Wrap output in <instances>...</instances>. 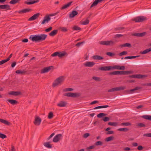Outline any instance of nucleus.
<instances>
[{"mask_svg":"<svg viewBox=\"0 0 151 151\" xmlns=\"http://www.w3.org/2000/svg\"><path fill=\"white\" fill-rule=\"evenodd\" d=\"M52 66H50L44 68L43 69L41 70V73H44L48 72L51 69V68H53Z\"/></svg>","mask_w":151,"mask_h":151,"instance_id":"nucleus-10","label":"nucleus"},{"mask_svg":"<svg viewBox=\"0 0 151 151\" xmlns=\"http://www.w3.org/2000/svg\"><path fill=\"white\" fill-rule=\"evenodd\" d=\"M118 130L120 131L127 132L129 130V129L127 128H120L118 129Z\"/></svg>","mask_w":151,"mask_h":151,"instance_id":"nucleus-36","label":"nucleus"},{"mask_svg":"<svg viewBox=\"0 0 151 151\" xmlns=\"http://www.w3.org/2000/svg\"><path fill=\"white\" fill-rule=\"evenodd\" d=\"M78 14V12L76 11H72L71 13L70 14L69 17L70 18H73L76 15H77Z\"/></svg>","mask_w":151,"mask_h":151,"instance_id":"nucleus-20","label":"nucleus"},{"mask_svg":"<svg viewBox=\"0 0 151 151\" xmlns=\"http://www.w3.org/2000/svg\"><path fill=\"white\" fill-rule=\"evenodd\" d=\"M7 101L12 105H16L18 103V101L13 99H8Z\"/></svg>","mask_w":151,"mask_h":151,"instance_id":"nucleus-26","label":"nucleus"},{"mask_svg":"<svg viewBox=\"0 0 151 151\" xmlns=\"http://www.w3.org/2000/svg\"><path fill=\"white\" fill-rule=\"evenodd\" d=\"M95 145L96 146L102 145H103V143L101 141H98L96 142Z\"/></svg>","mask_w":151,"mask_h":151,"instance_id":"nucleus-42","label":"nucleus"},{"mask_svg":"<svg viewBox=\"0 0 151 151\" xmlns=\"http://www.w3.org/2000/svg\"><path fill=\"white\" fill-rule=\"evenodd\" d=\"M58 52H56L52 54L51 56L52 57L58 56Z\"/></svg>","mask_w":151,"mask_h":151,"instance_id":"nucleus-49","label":"nucleus"},{"mask_svg":"<svg viewBox=\"0 0 151 151\" xmlns=\"http://www.w3.org/2000/svg\"><path fill=\"white\" fill-rule=\"evenodd\" d=\"M50 19L51 18L49 16H46L44 18L43 20L41 22V24H44L45 22L47 23Z\"/></svg>","mask_w":151,"mask_h":151,"instance_id":"nucleus-15","label":"nucleus"},{"mask_svg":"<svg viewBox=\"0 0 151 151\" xmlns=\"http://www.w3.org/2000/svg\"><path fill=\"white\" fill-rule=\"evenodd\" d=\"M67 103L63 101H61L57 104V106L60 107H64L66 105Z\"/></svg>","mask_w":151,"mask_h":151,"instance_id":"nucleus-23","label":"nucleus"},{"mask_svg":"<svg viewBox=\"0 0 151 151\" xmlns=\"http://www.w3.org/2000/svg\"><path fill=\"white\" fill-rule=\"evenodd\" d=\"M100 108H106L109 107V106L108 105H103V106H100Z\"/></svg>","mask_w":151,"mask_h":151,"instance_id":"nucleus-61","label":"nucleus"},{"mask_svg":"<svg viewBox=\"0 0 151 151\" xmlns=\"http://www.w3.org/2000/svg\"><path fill=\"white\" fill-rule=\"evenodd\" d=\"M92 79L97 81H101V79L100 78L96 76H93L92 77Z\"/></svg>","mask_w":151,"mask_h":151,"instance_id":"nucleus-45","label":"nucleus"},{"mask_svg":"<svg viewBox=\"0 0 151 151\" xmlns=\"http://www.w3.org/2000/svg\"><path fill=\"white\" fill-rule=\"evenodd\" d=\"M114 138V137L113 136L109 137L105 139V141L107 142H109L113 140Z\"/></svg>","mask_w":151,"mask_h":151,"instance_id":"nucleus-35","label":"nucleus"},{"mask_svg":"<svg viewBox=\"0 0 151 151\" xmlns=\"http://www.w3.org/2000/svg\"><path fill=\"white\" fill-rule=\"evenodd\" d=\"M126 87L125 86H121L119 87H117L116 88H112L110 89H109L108 90V92H112L116 91H120L121 90H123L125 89Z\"/></svg>","mask_w":151,"mask_h":151,"instance_id":"nucleus-5","label":"nucleus"},{"mask_svg":"<svg viewBox=\"0 0 151 151\" xmlns=\"http://www.w3.org/2000/svg\"><path fill=\"white\" fill-rule=\"evenodd\" d=\"M138 126L141 127H145V124L142 123H140L138 124Z\"/></svg>","mask_w":151,"mask_h":151,"instance_id":"nucleus-59","label":"nucleus"},{"mask_svg":"<svg viewBox=\"0 0 151 151\" xmlns=\"http://www.w3.org/2000/svg\"><path fill=\"white\" fill-rule=\"evenodd\" d=\"M121 125L123 126H128L130 125L131 124L129 122H124L122 123Z\"/></svg>","mask_w":151,"mask_h":151,"instance_id":"nucleus-44","label":"nucleus"},{"mask_svg":"<svg viewBox=\"0 0 151 151\" xmlns=\"http://www.w3.org/2000/svg\"><path fill=\"white\" fill-rule=\"evenodd\" d=\"M106 54L110 56H113L115 55V54L114 53L110 52H106Z\"/></svg>","mask_w":151,"mask_h":151,"instance_id":"nucleus-46","label":"nucleus"},{"mask_svg":"<svg viewBox=\"0 0 151 151\" xmlns=\"http://www.w3.org/2000/svg\"><path fill=\"white\" fill-rule=\"evenodd\" d=\"M127 52L126 51H124L120 53L119 54V55L120 56H122L123 55H125L127 54Z\"/></svg>","mask_w":151,"mask_h":151,"instance_id":"nucleus-48","label":"nucleus"},{"mask_svg":"<svg viewBox=\"0 0 151 151\" xmlns=\"http://www.w3.org/2000/svg\"><path fill=\"white\" fill-rule=\"evenodd\" d=\"M65 79V77L64 76H62L59 77L55 80L53 83V87H55L57 86L61 85L64 81Z\"/></svg>","mask_w":151,"mask_h":151,"instance_id":"nucleus-1","label":"nucleus"},{"mask_svg":"<svg viewBox=\"0 0 151 151\" xmlns=\"http://www.w3.org/2000/svg\"><path fill=\"white\" fill-rule=\"evenodd\" d=\"M72 3V1L69 2L67 4L63 5L62 7L60 8V9L61 10H63L69 7L71 5Z\"/></svg>","mask_w":151,"mask_h":151,"instance_id":"nucleus-22","label":"nucleus"},{"mask_svg":"<svg viewBox=\"0 0 151 151\" xmlns=\"http://www.w3.org/2000/svg\"><path fill=\"white\" fill-rule=\"evenodd\" d=\"M31 9H25L21 10H19L18 12L19 14H22L25 13L27 12H30L31 10Z\"/></svg>","mask_w":151,"mask_h":151,"instance_id":"nucleus-21","label":"nucleus"},{"mask_svg":"<svg viewBox=\"0 0 151 151\" xmlns=\"http://www.w3.org/2000/svg\"><path fill=\"white\" fill-rule=\"evenodd\" d=\"M109 118L107 117H105L103 119V120L105 122L109 121Z\"/></svg>","mask_w":151,"mask_h":151,"instance_id":"nucleus-53","label":"nucleus"},{"mask_svg":"<svg viewBox=\"0 0 151 151\" xmlns=\"http://www.w3.org/2000/svg\"><path fill=\"white\" fill-rule=\"evenodd\" d=\"M95 147L94 145H92L87 147L86 148V149L88 150L93 149H94Z\"/></svg>","mask_w":151,"mask_h":151,"instance_id":"nucleus-54","label":"nucleus"},{"mask_svg":"<svg viewBox=\"0 0 151 151\" xmlns=\"http://www.w3.org/2000/svg\"><path fill=\"white\" fill-rule=\"evenodd\" d=\"M84 43V42H79L78 43H77L76 45V46L79 47V46L81 45L83 43Z\"/></svg>","mask_w":151,"mask_h":151,"instance_id":"nucleus-62","label":"nucleus"},{"mask_svg":"<svg viewBox=\"0 0 151 151\" xmlns=\"http://www.w3.org/2000/svg\"><path fill=\"white\" fill-rule=\"evenodd\" d=\"M35 120L34 122V124L35 125H39L41 122V119L38 116H35Z\"/></svg>","mask_w":151,"mask_h":151,"instance_id":"nucleus-6","label":"nucleus"},{"mask_svg":"<svg viewBox=\"0 0 151 151\" xmlns=\"http://www.w3.org/2000/svg\"><path fill=\"white\" fill-rule=\"evenodd\" d=\"M95 64V63L93 62H86L84 63V65L86 67H93Z\"/></svg>","mask_w":151,"mask_h":151,"instance_id":"nucleus-14","label":"nucleus"},{"mask_svg":"<svg viewBox=\"0 0 151 151\" xmlns=\"http://www.w3.org/2000/svg\"><path fill=\"white\" fill-rule=\"evenodd\" d=\"M120 47H131V44L129 43H126L125 44H123L120 45Z\"/></svg>","mask_w":151,"mask_h":151,"instance_id":"nucleus-30","label":"nucleus"},{"mask_svg":"<svg viewBox=\"0 0 151 151\" xmlns=\"http://www.w3.org/2000/svg\"><path fill=\"white\" fill-rule=\"evenodd\" d=\"M40 13H37L34 14L33 16L29 18L28 20L29 21H33L38 18L40 15Z\"/></svg>","mask_w":151,"mask_h":151,"instance_id":"nucleus-9","label":"nucleus"},{"mask_svg":"<svg viewBox=\"0 0 151 151\" xmlns=\"http://www.w3.org/2000/svg\"><path fill=\"white\" fill-rule=\"evenodd\" d=\"M142 117L145 119L151 120V116L150 115H144L142 116Z\"/></svg>","mask_w":151,"mask_h":151,"instance_id":"nucleus-32","label":"nucleus"},{"mask_svg":"<svg viewBox=\"0 0 151 151\" xmlns=\"http://www.w3.org/2000/svg\"><path fill=\"white\" fill-rule=\"evenodd\" d=\"M39 1V0H28L24 2V3L28 5L32 4H34L37 3Z\"/></svg>","mask_w":151,"mask_h":151,"instance_id":"nucleus-11","label":"nucleus"},{"mask_svg":"<svg viewBox=\"0 0 151 151\" xmlns=\"http://www.w3.org/2000/svg\"><path fill=\"white\" fill-rule=\"evenodd\" d=\"M8 61V60L7 59L2 60L0 61V65H1Z\"/></svg>","mask_w":151,"mask_h":151,"instance_id":"nucleus-47","label":"nucleus"},{"mask_svg":"<svg viewBox=\"0 0 151 151\" xmlns=\"http://www.w3.org/2000/svg\"><path fill=\"white\" fill-rule=\"evenodd\" d=\"M61 30L64 32H66L68 30L65 27H62L61 28Z\"/></svg>","mask_w":151,"mask_h":151,"instance_id":"nucleus-56","label":"nucleus"},{"mask_svg":"<svg viewBox=\"0 0 151 151\" xmlns=\"http://www.w3.org/2000/svg\"><path fill=\"white\" fill-rule=\"evenodd\" d=\"M117 124L116 122H109L108 123V125L113 126H117Z\"/></svg>","mask_w":151,"mask_h":151,"instance_id":"nucleus-43","label":"nucleus"},{"mask_svg":"<svg viewBox=\"0 0 151 151\" xmlns=\"http://www.w3.org/2000/svg\"><path fill=\"white\" fill-rule=\"evenodd\" d=\"M44 145L45 147L49 148H51L52 147L51 145L50 144V142H49L44 143Z\"/></svg>","mask_w":151,"mask_h":151,"instance_id":"nucleus-31","label":"nucleus"},{"mask_svg":"<svg viewBox=\"0 0 151 151\" xmlns=\"http://www.w3.org/2000/svg\"><path fill=\"white\" fill-rule=\"evenodd\" d=\"M8 94L11 95L17 96L21 94V92L19 91H12L9 92Z\"/></svg>","mask_w":151,"mask_h":151,"instance_id":"nucleus-18","label":"nucleus"},{"mask_svg":"<svg viewBox=\"0 0 151 151\" xmlns=\"http://www.w3.org/2000/svg\"><path fill=\"white\" fill-rule=\"evenodd\" d=\"M73 90V88H66L64 90V91L65 92L71 91Z\"/></svg>","mask_w":151,"mask_h":151,"instance_id":"nucleus-50","label":"nucleus"},{"mask_svg":"<svg viewBox=\"0 0 151 151\" xmlns=\"http://www.w3.org/2000/svg\"><path fill=\"white\" fill-rule=\"evenodd\" d=\"M38 35H31L29 37V39L33 41H38L39 37Z\"/></svg>","mask_w":151,"mask_h":151,"instance_id":"nucleus-13","label":"nucleus"},{"mask_svg":"<svg viewBox=\"0 0 151 151\" xmlns=\"http://www.w3.org/2000/svg\"><path fill=\"white\" fill-rule=\"evenodd\" d=\"M116 42H117L116 40H111L110 41H104L99 42V44L101 45H113Z\"/></svg>","mask_w":151,"mask_h":151,"instance_id":"nucleus-3","label":"nucleus"},{"mask_svg":"<svg viewBox=\"0 0 151 151\" xmlns=\"http://www.w3.org/2000/svg\"><path fill=\"white\" fill-rule=\"evenodd\" d=\"M114 133V132L112 130L109 131L107 132V134H112Z\"/></svg>","mask_w":151,"mask_h":151,"instance_id":"nucleus-63","label":"nucleus"},{"mask_svg":"<svg viewBox=\"0 0 151 151\" xmlns=\"http://www.w3.org/2000/svg\"><path fill=\"white\" fill-rule=\"evenodd\" d=\"M39 41H43L47 38V35L45 34L38 35Z\"/></svg>","mask_w":151,"mask_h":151,"instance_id":"nucleus-12","label":"nucleus"},{"mask_svg":"<svg viewBox=\"0 0 151 151\" xmlns=\"http://www.w3.org/2000/svg\"><path fill=\"white\" fill-rule=\"evenodd\" d=\"M53 116V113L52 112H50L48 114V118L49 119H52Z\"/></svg>","mask_w":151,"mask_h":151,"instance_id":"nucleus-39","label":"nucleus"},{"mask_svg":"<svg viewBox=\"0 0 151 151\" xmlns=\"http://www.w3.org/2000/svg\"><path fill=\"white\" fill-rule=\"evenodd\" d=\"M144 136H145L148 137H151V133L145 134H143Z\"/></svg>","mask_w":151,"mask_h":151,"instance_id":"nucleus-58","label":"nucleus"},{"mask_svg":"<svg viewBox=\"0 0 151 151\" xmlns=\"http://www.w3.org/2000/svg\"><path fill=\"white\" fill-rule=\"evenodd\" d=\"M55 133H52V134L50 135V136L47 139V140H49L51 138H52L53 136H54L55 135Z\"/></svg>","mask_w":151,"mask_h":151,"instance_id":"nucleus-60","label":"nucleus"},{"mask_svg":"<svg viewBox=\"0 0 151 151\" xmlns=\"http://www.w3.org/2000/svg\"><path fill=\"white\" fill-rule=\"evenodd\" d=\"M92 58L93 59L95 60H101L104 58L98 55H94Z\"/></svg>","mask_w":151,"mask_h":151,"instance_id":"nucleus-24","label":"nucleus"},{"mask_svg":"<svg viewBox=\"0 0 151 151\" xmlns=\"http://www.w3.org/2000/svg\"><path fill=\"white\" fill-rule=\"evenodd\" d=\"M89 20L86 19L85 20L83 21L82 24L83 25H87L89 23Z\"/></svg>","mask_w":151,"mask_h":151,"instance_id":"nucleus-41","label":"nucleus"},{"mask_svg":"<svg viewBox=\"0 0 151 151\" xmlns=\"http://www.w3.org/2000/svg\"><path fill=\"white\" fill-rule=\"evenodd\" d=\"M7 137L6 135L4 134H2V133H0V137L2 139H4L5 138H6Z\"/></svg>","mask_w":151,"mask_h":151,"instance_id":"nucleus-51","label":"nucleus"},{"mask_svg":"<svg viewBox=\"0 0 151 151\" xmlns=\"http://www.w3.org/2000/svg\"><path fill=\"white\" fill-rule=\"evenodd\" d=\"M10 151H15L14 147L13 145H11V150Z\"/></svg>","mask_w":151,"mask_h":151,"instance_id":"nucleus-64","label":"nucleus"},{"mask_svg":"<svg viewBox=\"0 0 151 151\" xmlns=\"http://www.w3.org/2000/svg\"><path fill=\"white\" fill-rule=\"evenodd\" d=\"M71 93H70V92L67 93H65L64 94V95L65 96L71 97Z\"/></svg>","mask_w":151,"mask_h":151,"instance_id":"nucleus-52","label":"nucleus"},{"mask_svg":"<svg viewBox=\"0 0 151 151\" xmlns=\"http://www.w3.org/2000/svg\"><path fill=\"white\" fill-rule=\"evenodd\" d=\"M15 73L18 74H22L26 73V71L24 70H18L16 71Z\"/></svg>","mask_w":151,"mask_h":151,"instance_id":"nucleus-34","label":"nucleus"},{"mask_svg":"<svg viewBox=\"0 0 151 151\" xmlns=\"http://www.w3.org/2000/svg\"><path fill=\"white\" fill-rule=\"evenodd\" d=\"M0 9L7 10H10L11 9L10 6L8 4L0 5Z\"/></svg>","mask_w":151,"mask_h":151,"instance_id":"nucleus-17","label":"nucleus"},{"mask_svg":"<svg viewBox=\"0 0 151 151\" xmlns=\"http://www.w3.org/2000/svg\"><path fill=\"white\" fill-rule=\"evenodd\" d=\"M20 0H12L9 3L11 4H14L18 3Z\"/></svg>","mask_w":151,"mask_h":151,"instance_id":"nucleus-37","label":"nucleus"},{"mask_svg":"<svg viewBox=\"0 0 151 151\" xmlns=\"http://www.w3.org/2000/svg\"><path fill=\"white\" fill-rule=\"evenodd\" d=\"M151 51V47L148 48L146 49L145 50H144L143 52H141V53L142 54H146L148 52Z\"/></svg>","mask_w":151,"mask_h":151,"instance_id":"nucleus-33","label":"nucleus"},{"mask_svg":"<svg viewBox=\"0 0 151 151\" xmlns=\"http://www.w3.org/2000/svg\"><path fill=\"white\" fill-rule=\"evenodd\" d=\"M113 68L117 70H124L125 67L123 66L115 65L113 67Z\"/></svg>","mask_w":151,"mask_h":151,"instance_id":"nucleus-19","label":"nucleus"},{"mask_svg":"<svg viewBox=\"0 0 151 151\" xmlns=\"http://www.w3.org/2000/svg\"><path fill=\"white\" fill-rule=\"evenodd\" d=\"M58 57H61L63 56H64L65 55H67V53L65 52H58Z\"/></svg>","mask_w":151,"mask_h":151,"instance_id":"nucleus-28","label":"nucleus"},{"mask_svg":"<svg viewBox=\"0 0 151 151\" xmlns=\"http://www.w3.org/2000/svg\"><path fill=\"white\" fill-rule=\"evenodd\" d=\"M140 89V88L139 87H136L134 88L131 89L130 90V92H133L135 90H137Z\"/></svg>","mask_w":151,"mask_h":151,"instance_id":"nucleus-57","label":"nucleus"},{"mask_svg":"<svg viewBox=\"0 0 151 151\" xmlns=\"http://www.w3.org/2000/svg\"><path fill=\"white\" fill-rule=\"evenodd\" d=\"M131 73V71H116L110 72L109 73V74L110 75H125L129 74Z\"/></svg>","mask_w":151,"mask_h":151,"instance_id":"nucleus-2","label":"nucleus"},{"mask_svg":"<svg viewBox=\"0 0 151 151\" xmlns=\"http://www.w3.org/2000/svg\"><path fill=\"white\" fill-rule=\"evenodd\" d=\"M107 115V114L104 113H100L97 115V116L99 118L102 117L103 116H106Z\"/></svg>","mask_w":151,"mask_h":151,"instance_id":"nucleus-38","label":"nucleus"},{"mask_svg":"<svg viewBox=\"0 0 151 151\" xmlns=\"http://www.w3.org/2000/svg\"><path fill=\"white\" fill-rule=\"evenodd\" d=\"M0 122L7 125H9L10 124V123L8 121L1 119H0Z\"/></svg>","mask_w":151,"mask_h":151,"instance_id":"nucleus-27","label":"nucleus"},{"mask_svg":"<svg viewBox=\"0 0 151 151\" xmlns=\"http://www.w3.org/2000/svg\"><path fill=\"white\" fill-rule=\"evenodd\" d=\"M52 29V27H50L49 28L46 29L45 31L46 32H49Z\"/></svg>","mask_w":151,"mask_h":151,"instance_id":"nucleus-55","label":"nucleus"},{"mask_svg":"<svg viewBox=\"0 0 151 151\" xmlns=\"http://www.w3.org/2000/svg\"><path fill=\"white\" fill-rule=\"evenodd\" d=\"M58 32V30H54L50 33L49 35L51 36H54L57 34Z\"/></svg>","mask_w":151,"mask_h":151,"instance_id":"nucleus-25","label":"nucleus"},{"mask_svg":"<svg viewBox=\"0 0 151 151\" xmlns=\"http://www.w3.org/2000/svg\"><path fill=\"white\" fill-rule=\"evenodd\" d=\"M111 69H113V67L111 66H103L99 68V69L101 70H109Z\"/></svg>","mask_w":151,"mask_h":151,"instance_id":"nucleus-16","label":"nucleus"},{"mask_svg":"<svg viewBox=\"0 0 151 151\" xmlns=\"http://www.w3.org/2000/svg\"><path fill=\"white\" fill-rule=\"evenodd\" d=\"M80 96V93H71V97L75 98L79 96Z\"/></svg>","mask_w":151,"mask_h":151,"instance_id":"nucleus-29","label":"nucleus"},{"mask_svg":"<svg viewBox=\"0 0 151 151\" xmlns=\"http://www.w3.org/2000/svg\"><path fill=\"white\" fill-rule=\"evenodd\" d=\"M147 19L146 17L142 16H139L135 18L133 20L135 21L136 22H142Z\"/></svg>","mask_w":151,"mask_h":151,"instance_id":"nucleus-4","label":"nucleus"},{"mask_svg":"<svg viewBox=\"0 0 151 151\" xmlns=\"http://www.w3.org/2000/svg\"><path fill=\"white\" fill-rule=\"evenodd\" d=\"M146 76V75H144L134 74L129 76V77L135 78H141Z\"/></svg>","mask_w":151,"mask_h":151,"instance_id":"nucleus-7","label":"nucleus"},{"mask_svg":"<svg viewBox=\"0 0 151 151\" xmlns=\"http://www.w3.org/2000/svg\"><path fill=\"white\" fill-rule=\"evenodd\" d=\"M72 29L73 30H80L81 29V28L79 27L75 26L72 28Z\"/></svg>","mask_w":151,"mask_h":151,"instance_id":"nucleus-40","label":"nucleus"},{"mask_svg":"<svg viewBox=\"0 0 151 151\" xmlns=\"http://www.w3.org/2000/svg\"><path fill=\"white\" fill-rule=\"evenodd\" d=\"M62 134H58L56 135L54 137L53 140V142H58L60 139L62 138Z\"/></svg>","mask_w":151,"mask_h":151,"instance_id":"nucleus-8","label":"nucleus"}]
</instances>
